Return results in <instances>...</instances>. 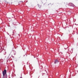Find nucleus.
<instances>
[{"mask_svg": "<svg viewBox=\"0 0 78 78\" xmlns=\"http://www.w3.org/2000/svg\"><path fill=\"white\" fill-rule=\"evenodd\" d=\"M58 60H56L55 61V64H56V63H58Z\"/></svg>", "mask_w": 78, "mask_h": 78, "instance_id": "2", "label": "nucleus"}, {"mask_svg": "<svg viewBox=\"0 0 78 78\" xmlns=\"http://www.w3.org/2000/svg\"><path fill=\"white\" fill-rule=\"evenodd\" d=\"M6 73V70H5L3 72V76H4L5 75Z\"/></svg>", "mask_w": 78, "mask_h": 78, "instance_id": "1", "label": "nucleus"}]
</instances>
